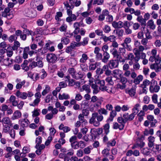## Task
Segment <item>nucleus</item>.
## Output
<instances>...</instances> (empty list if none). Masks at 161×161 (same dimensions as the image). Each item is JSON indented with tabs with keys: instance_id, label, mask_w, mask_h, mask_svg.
Segmentation results:
<instances>
[{
	"instance_id": "obj_15",
	"label": "nucleus",
	"mask_w": 161,
	"mask_h": 161,
	"mask_svg": "<svg viewBox=\"0 0 161 161\" xmlns=\"http://www.w3.org/2000/svg\"><path fill=\"white\" fill-rule=\"evenodd\" d=\"M110 150L109 147H107L105 148L102 152V153L103 154V156L105 157H108L110 154L109 152Z\"/></svg>"
},
{
	"instance_id": "obj_45",
	"label": "nucleus",
	"mask_w": 161,
	"mask_h": 161,
	"mask_svg": "<svg viewBox=\"0 0 161 161\" xmlns=\"http://www.w3.org/2000/svg\"><path fill=\"white\" fill-rule=\"evenodd\" d=\"M59 130H63L64 132H68L70 130V128L66 126L62 127V128H60V127H59Z\"/></svg>"
},
{
	"instance_id": "obj_14",
	"label": "nucleus",
	"mask_w": 161,
	"mask_h": 161,
	"mask_svg": "<svg viewBox=\"0 0 161 161\" xmlns=\"http://www.w3.org/2000/svg\"><path fill=\"white\" fill-rule=\"evenodd\" d=\"M117 113L115 111L112 110L110 113L109 117L106 120V122H109V121H112L114 118L116 116Z\"/></svg>"
},
{
	"instance_id": "obj_3",
	"label": "nucleus",
	"mask_w": 161,
	"mask_h": 161,
	"mask_svg": "<svg viewBox=\"0 0 161 161\" xmlns=\"http://www.w3.org/2000/svg\"><path fill=\"white\" fill-rule=\"evenodd\" d=\"M57 58H58L56 55L54 53H49L47 54V60L49 63H51L52 64L55 63Z\"/></svg>"
},
{
	"instance_id": "obj_41",
	"label": "nucleus",
	"mask_w": 161,
	"mask_h": 161,
	"mask_svg": "<svg viewBox=\"0 0 161 161\" xmlns=\"http://www.w3.org/2000/svg\"><path fill=\"white\" fill-rule=\"evenodd\" d=\"M53 140V137L52 136L48 137L45 143V145L46 146H48L50 143L51 141Z\"/></svg>"
},
{
	"instance_id": "obj_22",
	"label": "nucleus",
	"mask_w": 161,
	"mask_h": 161,
	"mask_svg": "<svg viewBox=\"0 0 161 161\" xmlns=\"http://www.w3.org/2000/svg\"><path fill=\"white\" fill-rule=\"evenodd\" d=\"M98 115L97 113L95 112L93 113L92 114V117L89 120V122L90 124H92L95 121L96 118Z\"/></svg>"
},
{
	"instance_id": "obj_19",
	"label": "nucleus",
	"mask_w": 161,
	"mask_h": 161,
	"mask_svg": "<svg viewBox=\"0 0 161 161\" xmlns=\"http://www.w3.org/2000/svg\"><path fill=\"white\" fill-rule=\"evenodd\" d=\"M10 9L8 7H7L5 8L4 10V11L1 13V15L2 17H6L7 16V14L10 13Z\"/></svg>"
},
{
	"instance_id": "obj_36",
	"label": "nucleus",
	"mask_w": 161,
	"mask_h": 161,
	"mask_svg": "<svg viewBox=\"0 0 161 161\" xmlns=\"http://www.w3.org/2000/svg\"><path fill=\"white\" fill-rule=\"evenodd\" d=\"M110 52L112 53V54L113 55L114 57H116L117 55L119 54L118 53L117 49L115 48L111 49L110 50Z\"/></svg>"
},
{
	"instance_id": "obj_26",
	"label": "nucleus",
	"mask_w": 161,
	"mask_h": 161,
	"mask_svg": "<svg viewBox=\"0 0 161 161\" xmlns=\"http://www.w3.org/2000/svg\"><path fill=\"white\" fill-rule=\"evenodd\" d=\"M61 42L64 44L67 45L69 43L70 40L69 38L64 37L61 38Z\"/></svg>"
},
{
	"instance_id": "obj_39",
	"label": "nucleus",
	"mask_w": 161,
	"mask_h": 161,
	"mask_svg": "<svg viewBox=\"0 0 161 161\" xmlns=\"http://www.w3.org/2000/svg\"><path fill=\"white\" fill-rule=\"evenodd\" d=\"M116 58V60L118 61L119 63V62L123 63L125 62V60L122 58L120 54L117 55Z\"/></svg>"
},
{
	"instance_id": "obj_62",
	"label": "nucleus",
	"mask_w": 161,
	"mask_h": 161,
	"mask_svg": "<svg viewBox=\"0 0 161 161\" xmlns=\"http://www.w3.org/2000/svg\"><path fill=\"white\" fill-rule=\"evenodd\" d=\"M96 73L97 75H101L103 73V70L100 68H97L96 70Z\"/></svg>"
},
{
	"instance_id": "obj_38",
	"label": "nucleus",
	"mask_w": 161,
	"mask_h": 161,
	"mask_svg": "<svg viewBox=\"0 0 161 161\" xmlns=\"http://www.w3.org/2000/svg\"><path fill=\"white\" fill-rule=\"evenodd\" d=\"M116 143V142L115 139H113L111 140V142H108L107 143V147H109V146H114Z\"/></svg>"
},
{
	"instance_id": "obj_5",
	"label": "nucleus",
	"mask_w": 161,
	"mask_h": 161,
	"mask_svg": "<svg viewBox=\"0 0 161 161\" xmlns=\"http://www.w3.org/2000/svg\"><path fill=\"white\" fill-rule=\"evenodd\" d=\"M108 65L109 68L111 69L117 68L119 65V62L118 61L116 60H111L109 61Z\"/></svg>"
},
{
	"instance_id": "obj_60",
	"label": "nucleus",
	"mask_w": 161,
	"mask_h": 161,
	"mask_svg": "<svg viewBox=\"0 0 161 161\" xmlns=\"http://www.w3.org/2000/svg\"><path fill=\"white\" fill-rule=\"evenodd\" d=\"M36 24L38 26H42L44 24V22L41 19H38L36 21Z\"/></svg>"
},
{
	"instance_id": "obj_21",
	"label": "nucleus",
	"mask_w": 161,
	"mask_h": 161,
	"mask_svg": "<svg viewBox=\"0 0 161 161\" xmlns=\"http://www.w3.org/2000/svg\"><path fill=\"white\" fill-rule=\"evenodd\" d=\"M91 87L93 89V93L94 94H96L99 92L98 86L97 85L92 83L91 85Z\"/></svg>"
},
{
	"instance_id": "obj_12",
	"label": "nucleus",
	"mask_w": 161,
	"mask_h": 161,
	"mask_svg": "<svg viewBox=\"0 0 161 161\" xmlns=\"http://www.w3.org/2000/svg\"><path fill=\"white\" fill-rule=\"evenodd\" d=\"M136 19L138 22L141 23V25L142 26L143 29H144L146 25V21L142 18V16H138Z\"/></svg>"
},
{
	"instance_id": "obj_42",
	"label": "nucleus",
	"mask_w": 161,
	"mask_h": 161,
	"mask_svg": "<svg viewBox=\"0 0 161 161\" xmlns=\"http://www.w3.org/2000/svg\"><path fill=\"white\" fill-rule=\"evenodd\" d=\"M39 111L40 110L38 109H35L34 111L32 112L33 113L32 116L33 117H36L40 115L38 111Z\"/></svg>"
},
{
	"instance_id": "obj_13",
	"label": "nucleus",
	"mask_w": 161,
	"mask_h": 161,
	"mask_svg": "<svg viewBox=\"0 0 161 161\" xmlns=\"http://www.w3.org/2000/svg\"><path fill=\"white\" fill-rule=\"evenodd\" d=\"M141 153L144 155L147 156L149 155L152 152V150L148 147H145L141 150Z\"/></svg>"
},
{
	"instance_id": "obj_2",
	"label": "nucleus",
	"mask_w": 161,
	"mask_h": 161,
	"mask_svg": "<svg viewBox=\"0 0 161 161\" xmlns=\"http://www.w3.org/2000/svg\"><path fill=\"white\" fill-rule=\"evenodd\" d=\"M90 133L91 135L90 136V138L87 137L86 139L85 140V141L86 142H87L89 140L94 141V140H96L97 136H99L97 132V129L95 128L92 129L91 130Z\"/></svg>"
},
{
	"instance_id": "obj_64",
	"label": "nucleus",
	"mask_w": 161,
	"mask_h": 161,
	"mask_svg": "<svg viewBox=\"0 0 161 161\" xmlns=\"http://www.w3.org/2000/svg\"><path fill=\"white\" fill-rule=\"evenodd\" d=\"M53 117V115L52 113H49L47 114L45 116V118L48 120L51 119Z\"/></svg>"
},
{
	"instance_id": "obj_53",
	"label": "nucleus",
	"mask_w": 161,
	"mask_h": 161,
	"mask_svg": "<svg viewBox=\"0 0 161 161\" xmlns=\"http://www.w3.org/2000/svg\"><path fill=\"white\" fill-rule=\"evenodd\" d=\"M96 54V59L97 61L102 60L103 55L102 53H99Z\"/></svg>"
},
{
	"instance_id": "obj_46",
	"label": "nucleus",
	"mask_w": 161,
	"mask_h": 161,
	"mask_svg": "<svg viewBox=\"0 0 161 161\" xmlns=\"http://www.w3.org/2000/svg\"><path fill=\"white\" fill-rule=\"evenodd\" d=\"M103 30L106 33H108L111 31L110 27L108 25H105V27Z\"/></svg>"
},
{
	"instance_id": "obj_47",
	"label": "nucleus",
	"mask_w": 161,
	"mask_h": 161,
	"mask_svg": "<svg viewBox=\"0 0 161 161\" xmlns=\"http://www.w3.org/2000/svg\"><path fill=\"white\" fill-rule=\"evenodd\" d=\"M106 21L108 22H111L113 21V18L110 14H108L106 18Z\"/></svg>"
},
{
	"instance_id": "obj_51",
	"label": "nucleus",
	"mask_w": 161,
	"mask_h": 161,
	"mask_svg": "<svg viewBox=\"0 0 161 161\" xmlns=\"http://www.w3.org/2000/svg\"><path fill=\"white\" fill-rule=\"evenodd\" d=\"M30 151V148L26 146H25L23 147L22 149V152L25 153H29Z\"/></svg>"
},
{
	"instance_id": "obj_25",
	"label": "nucleus",
	"mask_w": 161,
	"mask_h": 161,
	"mask_svg": "<svg viewBox=\"0 0 161 161\" xmlns=\"http://www.w3.org/2000/svg\"><path fill=\"white\" fill-rule=\"evenodd\" d=\"M148 25L149 26L150 28L153 30L155 29L156 25L154 24V22L152 19L150 20L147 22Z\"/></svg>"
},
{
	"instance_id": "obj_63",
	"label": "nucleus",
	"mask_w": 161,
	"mask_h": 161,
	"mask_svg": "<svg viewBox=\"0 0 161 161\" xmlns=\"http://www.w3.org/2000/svg\"><path fill=\"white\" fill-rule=\"evenodd\" d=\"M69 86H73L75 84V83L74 82V80L73 79L69 78Z\"/></svg>"
},
{
	"instance_id": "obj_40",
	"label": "nucleus",
	"mask_w": 161,
	"mask_h": 161,
	"mask_svg": "<svg viewBox=\"0 0 161 161\" xmlns=\"http://www.w3.org/2000/svg\"><path fill=\"white\" fill-rule=\"evenodd\" d=\"M155 147H153V151H154L155 152H158L161 150V145L156 144L155 145Z\"/></svg>"
},
{
	"instance_id": "obj_57",
	"label": "nucleus",
	"mask_w": 161,
	"mask_h": 161,
	"mask_svg": "<svg viewBox=\"0 0 161 161\" xmlns=\"http://www.w3.org/2000/svg\"><path fill=\"white\" fill-rule=\"evenodd\" d=\"M77 139V137L75 136H74L71 137L69 139V142L71 144L73 143L74 142H76V140Z\"/></svg>"
},
{
	"instance_id": "obj_16",
	"label": "nucleus",
	"mask_w": 161,
	"mask_h": 161,
	"mask_svg": "<svg viewBox=\"0 0 161 161\" xmlns=\"http://www.w3.org/2000/svg\"><path fill=\"white\" fill-rule=\"evenodd\" d=\"M103 58L102 59V61L104 63H106L108 62V61L110 57L109 54L106 51L104 52L103 54Z\"/></svg>"
},
{
	"instance_id": "obj_23",
	"label": "nucleus",
	"mask_w": 161,
	"mask_h": 161,
	"mask_svg": "<svg viewBox=\"0 0 161 161\" xmlns=\"http://www.w3.org/2000/svg\"><path fill=\"white\" fill-rule=\"evenodd\" d=\"M103 127V129L104 130V133L106 135H107L109 132L110 125L108 122Z\"/></svg>"
},
{
	"instance_id": "obj_56",
	"label": "nucleus",
	"mask_w": 161,
	"mask_h": 161,
	"mask_svg": "<svg viewBox=\"0 0 161 161\" xmlns=\"http://www.w3.org/2000/svg\"><path fill=\"white\" fill-rule=\"evenodd\" d=\"M82 114L83 116H87L88 115L89 112L87 108L83 109L82 110Z\"/></svg>"
},
{
	"instance_id": "obj_49",
	"label": "nucleus",
	"mask_w": 161,
	"mask_h": 161,
	"mask_svg": "<svg viewBox=\"0 0 161 161\" xmlns=\"http://www.w3.org/2000/svg\"><path fill=\"white\" fill-rule=\"evenodd\" d=\"M102 38L105 42H107L108 41L112 42L111 41V37H110V36L109 37H107L105 35H103V36H102V37H101L100 39H101Z\"/></svg>"
},
{
	"instance_id": "obj_18",
	"label": "nucleus",
	"mask_w": 161,
	"mask_h": 161,
	"mask_svg": "<svg viewBox=\"0 0 161 161\" xmlns=\"http://www.w3.org/2000/svg\"><path fill=\"white\" fill-rule=\"evenodd\" d=\"M84 90L87 93H89L91 92L89 86L86 84L83 85L82 86V89H81L80 91L82 92Z\"/></svg>"
},
{
	"instance_id": "obj_6",
	"label": "nucleus",
	"mask_w": 161,
	"mask_h": 161,
	"mask_svg": "<svg viewBox=\"0 0 161 161\" xmlns=\"http://www.w3.org/2000/svg\"><path fill=\"white\" fill-rule=\"evenodd\" d=\"M76 47H77V46L76 44V42H72L70 43L69 46L67 47L65 50V52L67 53H69L71 52L73 49H75Z\"/></svg>"
},
{
	"instance_id": "obj_7",
	"label": "nucleus",
	"mask_w": 161,
	"mask_h": 161,
	"mask_svg": "<svg viewBox=\"0 0 161 161\" xmlns=\"http://www.w3.org/2000/svg\"><path fill=\"white\" fill-rule=\"evenodd\" d=\"M19 122H20V126L22 127V128H24L25 127H27L30 123V122L28 119H20L19 120Z\"/></svg>"
},
{
	"instance_id": "obj_61",
	"label": "nucleus",
	"mask_w": 161,
	"mask_h": 161,
	"mask_svg": "<svg viewBox=\"0 0 161 161\" xmlns=\"http://www.w3.org/2000/svg\"><path fill=\"white\" fill-rule=\"evenodd\" d=\"M84 153L86 154H89L91 152L90 148L89 147L85 148L84 149Z\"/></svg>"
},
{
	"instance_id": "obj_48",
	"label": "nucleus",
	"mask_w": 161,
	"mask_h": 161,
	"mask_svg": "<svg viewBox=\"0 0 161 161\" xmlns=\"http://www.w3.org/2000/svg\"><path fill=\"white\" fill-rule=\"evenodd\" d=\"M152 99L153 103H157L158 102V95L157 94H154L152 97Z\"/></svg>"
},
{
	"instance_id": "obj_24",
	"label": "nucleus",
	"mask_w": 161,
	"mask_h": 161,
	"mask_svg": "<svg viewBox=\"0 0 161 161\" xmlns=\"http://www.w3.org/2000/svg\"><path fill=\"white\" fill-rule=\"evenodd\" d=\"M160 89V86L157 85H155L154 87L151 88V90H149L151 93H153L154 92H158Z\"/></svg>"
},
{
	"instance_id": "obj_34",
	"label": "nucleus",
	"mask_w": 161,
	"mask_h": 161,
	"mask_svg": "<svg viewBox=\"0 0 161 161\" xmlns=\"http://www.w3.org/2000/svg\"><path fill=\"white\" fill-rule=\"evenodd\" d=\"M62 70H63L64 71L66 70V67H64L62 69H61L60 71L58 72L57 75L60 78L63 77L64 75L63 71Z\"/></svg>"
},
{
	"instance_id": "obj_33",
	"label": "nucleus",
	"mask_w": 161,
	"mask_h": 161,
	"mask_svg": "<svg viewBox=\"0 0 161 161\" xmlns=\"http://www.w3.org/2000/svg\"><path fill=\"white\" fill-rule=\"evenodd\" d=\"M136 89H133V87H132L128 91L127 93H128L130 96L132 97L135 95L136 92Z\"/></svg>"
},
{
	"instance_id": "obj_43",
	"label": "nucleus",
	"mask_w": 161,
	"mask_h": 161,
	"mask_svg": "<svg viewBox=\"0 0 161 161\" xmlns=\"http://www.w3.org/2000/svg\"><path fill=\"white\" fill-rule=\"evenodd\" d=\"M124 32V30L122 29L119 30L117 29L116 30V34L118 35L119 37H122L123 35Z\"/></svg>"
},
{
	"instance_id": "obj_31",
	"label": "nucleus",
	"mask_w": 161,
	"mask_h": 161,
	"mask_svg": "<svg viewBox=\"0 0 161 161\" xmlns=\"http://www.w3.org/2000/svg\"><path fill=\"white\" fill-rule=\"evenodd\" d=\"M24 30L23 31V33L25 34V35L29 36L31 35L32 36L33 32L32 31H29V30L27 29L26 28H24Z\"/></svg>"
},
{
	"instance_id": "obj_10",
	"label": "nucleus",
	"mask_w": 161,
	"mask_h": 161,
	"mask_svg": "<svg viewBox=\"0 0 161 161\" xmlns=\"http://www.w3.org/2000/svg\"><path fill=\"white\" fill-rule=\"evenodd\" d=\"M97 77H96L95 76V79H94L95 84H98L100 85V86L105 85V81L104 80H100L98 79L99 76H96Z\"/></svg>"
},
{
	"instance_id": "obj_50",
	"label": "nucleus",
	"mask_w": 161,
	"mask_h": 161,
	"mask_svg": "<svg viewBox=\"0 0 161 161\" xmlns=\"http://www.w3.org/2000/svg\"><path fill=\"white\" fill-rule=\"evenodd\" d=\"M2 122H4L5 124H9L10 122L9 118L8 117H5L3 119Z\"/></svg>"
},
{
	"instance_id": "obj_11",
	"label": "nucleus",
	"mask_w": 161,
	"mask_h": 161,
	"mask_svg": "<svg viewBox=\"0 0 161 161\" xmlns=\"http://www.w3.org/2000/svg\"><path fill=\"white\" fill-rule=\"evenodd\" d=\"M88 38L86 37L83 38V41L82 42H76V44L77 47H80L81 45L83 46H85L88 44Z\"/></svg>"
},
{
	"instance_id": "obj_28",
	"label": "nucleus",
	"mask_w": 161,
	"mask_h": 161,
	"mask_svg": "<svg viewBox=\"0 0 161 161\" xmlns=\"http://www.w3.org/2000/svg\"><path fill=\"white\" fill-rule=\"evenodd\" d=\"M97 63L95 64L89 63V70L90 71H93L95 70L97 67Z\"/></svg>"
},
{
	"instance_id": "obj_37",
	"label": "nucleus",
	"mask_w": 161,
	"mask_h": 161,
	"mask_svg": "<svg viewBox=\"0 0 161 161\" xmlns=\"http://www.w3.org/2000/svg\"><path fill=\"white\" fill-rule=\"evenodd\" d=\"M158 83L157 81L152 79L150 81V86L149 87V90H151V88H153L155 85H157Z\"/></svg>"
},
{
	"instance_id": "obj_32",
	"label": "nucleus",
	"mask_w": 161,
	"mask_h": 161,
	"mask_svg": "<svg viewBox=\"0 0 161 161\" xmlns=\"http://www.w3.org/2000/svg\"><path fill=\"white\" fill-rule=\"evenodd\" d=\"M71 146L74 149H77L80 147L78 142L77 141L71 144Z\"/></svg>"
},
{
	"instance_id": "obj_30",
	"label": "nucleus",
	"mask_w": 161,
	"mask_h": 161,
	"mask_svg": "<svg viewBox=\"0 0 161 161\" xmlns=\"http://www.w3.org/2000/svg\"><path fill=\"white\" fill-rule=\"evenodd\" d=\"M117 120L118 122L121 124H125L126 123L125 119L121 116L118 117Z\"/></svg>"
},
{
	"instance_id": "obj_35",
	"label": "nucleus",
	"mask_w": 161,
	"mask_h": 161,
	"mask_svg": "<svg viewBox=\"0 0 161 161\" xmlns=\"http://www.w3.org/2000/svg\"><path fill=\"white\" fill-rule=\"evenodd\" d=\"M53 97L51 94H48L47 95L46 97L45 102L46 103H49L50 101V100H53Z\"/></svg>"
},
{
	"instance_id": "obj_4",
	"label": "nucleus",
	"mask_w": 161,
	"mask_h": 161,
	"mask_svg": "<svg viewBox=\"0 0 161 161\" xmlns=\"http://www.w3.org/2000/svg\"><path fill=\"white\" fill-rule=\"evenodd\" d=\"M68 71L73 78H75L76 80L81 79L83 77V75L81 74H80L79 73H78V74L79 75V76H76L75 75L76 71L74 68L72 67L69 68L68 70Z\"/></svg>"
},
{
	"instance_id": "obj_54",
	"label": "nucleus",
	"mask_w": 161,
	"mask_h": 161,
	"mask_svg": "<svg viewBox=\"0 0 161 161\" xmlns=\"http://www.w3.org/2000/svg\"><path fill=\"white\" fill-rule=\"evenodd\" d=\"M120 82H121L122 84L125 85L126 83L127 82V79L125 77H122L120 78Z\"/></svg>"
},
{
	"instance_id": "obj_55",
	"label": "nucleus",
	"mask_w": 161,
	"mask_h": 161,
	"mask_svg": "<svg viewBox=\"0 0 161 161\" xmlns=\"http://www.w3.org/2000/svg\"><path fill=\"white\" fill-rule=\"evenodd\" d=\"M104 0H96L94 1L93 4H97L98 5H102L103 3Z\"/></svg>"
},
{
	"instance_id": "obj_17",
	"label": "nucleus",
	"mask_w": 161,
	"mask_h": 161,
	"mask_svg": "<svg viewBox=\"0 0 161 161\" xmlns=\"http://www.w3.org/2000/svg\"><path fill=\"white\" fill-rule=\"evenodd\" d=\"M143 79V76L142 75H139L134 80L133 82L136 85L139 84L140 83V81L142 80Z\"/></svg>"
},
{
	"instance_id": "obj_59",
	"label": "nucleus",
	"mask_w": 161,
	"mask_h": 161,
	"mask_svg": "<svg viewBox=\"0 0 161 161\" xmlns=\"http://www.w3.org/2000/svg\"><path fill=\"white\" fill-rule=\"evenodd\" d=\"M126 87V85H121L119 83H118L117 85V88H119L121 90L124 89Z\"/></svg>"
},
{
	"instance_id": "obj_8",
	"label": "nucleus",
	"mask_w": 161,
	"mask_h": 161,
	"mask_svg": "<svg viewBox=\"0 0 161 161\" xmlns=\"http://www.w3.org/2000/svg\"><path fill=\"white\" fill-rule=\"evenodd\" d=\"M123 116L125 119L126 122L128 121H131L134 118L132 114H129L128 113H125L123 114Z\"/></svg>"
},
{
	"instance_id": "obj_44",
	"label": "nucleus",
	"mask_w": 161,
	"mask_h": 161,
	"mask_svg": "<svg viewBox=\"0 0 161 161\" xmlns=\"http://www.w3.org/2000/svg\"><path fill=\"white\" fill-rule=\"evenodd\" d=\"M98 112L99 114L101 113L105 115H107L108 114L107 111L104 108H101L100 109L98 110Z\"/></svg>"
},
{
	"instance_id": "obj_1",
	"label": "nucleus",
	"mask_w": 161,
	"mask_h": 161,
	"mask_svg": "<svg viewBox=\"0 0 161 161\" xmlns=\"http://www.w3.org/2000/svg\"><path fill=\"white\" fill-rule=\"evenodd\" d=\"M43 58L40 56V54L38 53L35 58V61H33L29 64V66L31 69L38 67L42 68L43 66V63L42 62Z\"/></svg>"
},
{
	"instance_id": "obj_9",
	"label": "nucleus",
	"mask_w": 161,
	"mask_h": 161,
	"mask_svg": "<svg viewBox=\"0 0 161 161\" xmlns=\"http://www.w3.org/2000/svg\"><path fill=\"white\" fill-rule=\"evenodd\" d=\"M97 77H96L95 76V79H94L95 84H98L100 85V86L105 85V81L104 80H100L98 79L99 76H96Z\"/></svg>"
},
{
	"instance_id": "obj_29",
	"label": "nucleus",
	"mask_w": 161,
	"mask_h": 161,
	"mask_svg": "<svg viewBox=\"0 0 161 161\" xmlns=\"http://www.w3.org/2000/svg\"><path fill=\"white\" fill-rule=\"evenodd\" d=\"M22 61V58L20 56H17L16 57L14 62L17 64H19Z\"/></svg>"
},
{
	"instance_id": "obj_20",
	"label": "nucleus",
	"mask_w": 161,
	"mask_h": 161,
	"mask_svg": "<svg viewBox=\"0 0 161 161\" xmlns=\"http://www.w3.org/2000/svg\"><path fill=\"white\" fill-rule=\"evenodd\" d=\"M21 113L20 111L16 110L13 114V119H18L20 118L21 116Z\"/></svg>"
},
{
	"instance_id": "obj_27",
	"label": "nucleus",
	"mask_w": 161,
	"mask_h": 161,
	"mask_svg": "<svg viewBox=\"0 0 161 161\" xmlns=\"http://www.w3.org/2000/svg\"><path fill=\"white\" fill-rule=\"evenodd\" d=\"M88 57L87 54L83 53L82 54V58L80 59V61L81 63H84L88 59Z\"/></svg>"
},
{
	"instance_id": "obj_58",
	"label": "nucleus",
	"mask_w": 161,
	"mask_h": 161,
	"mask_svg": "<svg viewBox=\"0 0 161 161\" xmlns=\"http://www.w3.org/2000/svg\"><path fill=\"white\" fill-rule=\"evenodd\" d=\"M157 120L155 119L153 121L150 122V127H154L156 126V124L157 123Z\"/></svg>"
},
{
	"instance_id": "obj_52",
	"label": "nucleus",
	"mask_w": 161,
	"mask_h": 161,
	"mask_svg": "<svg viewBox=\"0 0 161 161\" xmlns=\"http://www.w3.org/2000/svg\"><path fill=\"white\" fill-rule=\"evenodd\" d=\"M147 120L150 122L153 121L155 119H154V116L151 114L147 115Z\"/></svg>"
}]
</instances>
